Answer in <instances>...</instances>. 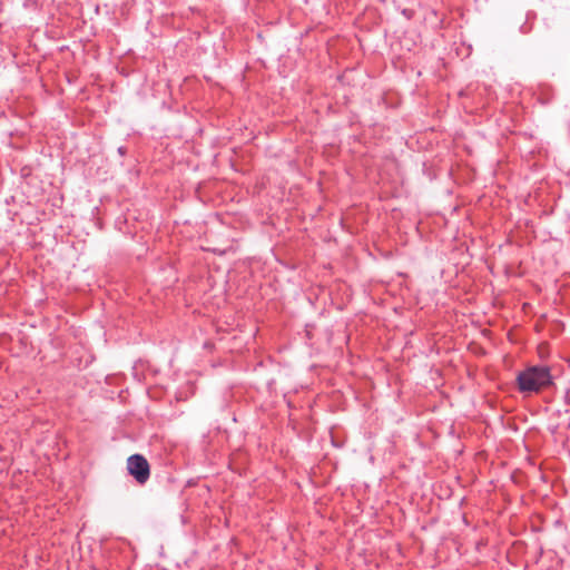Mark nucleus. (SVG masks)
<instances>
[{"instance_id":"obj_1","label":"nucleus","mask_w":570,"mask_h":570,"mask_svg":"<svg viewBox=\"0 0 570 570\" xmlns=\"http://www.w3.org/2000/svg\"><path fill=\"white\" fill-rule=\"evenodd\" d=\"M517 381L520 392L537 393L552 384V375L548 366L535 365L520 372Z\"/></svg>"},{"instance_id":"obj_3","label":"nucleus","mask_w":570,"mask_h":570,"mask_svg":"<svg viewBox=\"0 0 570 570\" xmlns=\"http://www.w3.org/2000/svg\"><path fill=\"white\" fill-rule=\"evenodd\" d=\"M402 13H403L407 19H411V18L413 17V14H414V11H413V10H411V9H404V10L402 11Z\"/></svg>"},{"instance_id":"obj_2","label":"nucleus","mask_w":570,"mask_h":570,"mask_svg":"<svg viewBox=\"0 0 570 570\" xmlns=\"http://www.w3.org/2000/svg\"><path fill=\"white\" fill-rule=\"evenodd\" d=\"M127 470L138 483H145L149 478V463L140 454H134L127 459Z\"/></svg>"}]
</instances>
